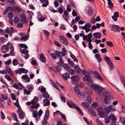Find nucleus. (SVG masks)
Wrapping results in <instances>:
<instances>
[{
    "label": "nucleus",
    "instance_id": "5fc2aeb1",
    "mask_svg": "<svg viewBox=\"0 0 125 125\" xmlns=\"http://www.w3.org/2000/svg\"><path fill=\"white\" fill-rule=\"evenodd\" d=\"M68 72L70 74H73L75 73L73 69H69L68 70Z\"/></svg>",
    "mask_w": 125,
    "mask_h": 125
},
{
    "label": "nucleus",
    "instance_id": "79ce46f5",
    "mask_svg": "<svg viewBox=\"0 0 125 125\" xmlns=\"http://www.w3.org/2000/svg\"><path fill=\"white\" fill-rule=\"evenodd\" d=\"M96 122L98 125H104V124L101 122V121L98 119H96Z\"/></svg>",
    "mask_w": 125,
    "mask_h": 125
},
{
    "label": "nucleus",
    "instance_id": "8fccbe9b",
    "mask_svg": "<svg viewBox=\"0 0 125 125\" xmlns=\"http://www.w3.org/2000/svg\"><path fill=\"white\" fill-rule=\"evenodd\" d=\"M37 112V111L36 110L33 112L32 114L34 117L36 118L37 117L38 114Z\"/></svg>",
    "mask_w": 125,
    "mask_h": 125
},
{
    "label": "nucleus",
    "instance_id": "9b49d317",
    "mask_svg": "<svg viewBox=\"0 0 125 125\" xmlns=\"http://www.w3.org/2000/svg\"><path fill=\"white\" fill-rule=\"evenodd\" d=\"M94 77L95 78H97L101 81H104L103 78L101 76L100 74L97 72L95 71L94 72Z\"/></svg>",
    "mask_w": 125,
    "mask_h": 125
},
{
    "label": "nucleus",
    "instance_id": "f3484780",
    "mask_svg": "<svg viewBox=\"0 0 125 125\" xmlns=\"http://www.w3.org/2000/svg\"><path fill=\"white\" fill-rule=\"evenodd\" d=\"M21 22L23 24L24 23H27V20L25 15L23 14H21Z\"/></svg>",
    "mask_w": 125,
    "mask_h": 125
},
{
    "label": "nucleus",
    "instance_id": "c756f323",
    "mask_svg": "<svg viewBox=\"0 0 125 125\" xmlns=\"http://www.w3.org/2000/svg\"><path fill=\"white\" fill-rule=\"evenodd\" d=\"M19 61L16 59H13L12 61L13 65L14 66H16L19 63Z\"/></svg>",
    "mask_w": 125,
    "mask_h": 125
},
{
    "label": "nucleus",
    "instance_id": "cd10ccee",
    "mask_svg": "<svg viewBox=\"0 0 125 125\" xmlns=\"http://www.w3.org/2000/svg\"><path fill=\"white\" fill-rule=\"evenodd\" d=\"M12 117L13 119L16 121L18 122L19 121L18 120L15 114L14 113H12Z\"/></svg>",
    "mask_w": 125,
    "mask_h": 125
},
{
    "label": "nucleus",
    "instance_id": "b1692460",
    "mask_svg": "<svg viewBox=\"0 0 125 125\" xmlns=\"http://www.w3.org/2000/svg\"><path fill=\"white\" fill-rule=\"evenodd\" d=\"M74 69L76 73L79 74L81 72V69L78 65L75 66Z\"/></svg>",
    "mask_w": 125,
    "mask_h": 125
},
{
    "label": "nucleus",
    "instance_id": "dca6fc26",
    "mask_svg": "<svg viewBox=\"0 0 125 125\" xmlns=\"http://www.w3.org/2000/svg\"><path fill=\"white\" fill-rule=\"evenodd\" d=\"M40 61L43 63H45L46 59L43 54L42 53H40Z\"/></svg>",
    "mask_w": 125,
    "mask_h": 125
},
{
    "label": "nucleus",
    "instance_id": "0e129e2a",
    "mask_svg": "<svg viewBox=\"0 0 125 125\" xmlns=\"http://www.w3.org/2000/svg\"><path fill=\"white\" fill-rule=\"evenodd\" d=\"M13 16V13L11 12H10L8 14V17L9 18H12Z\"/></svg>",
    "mask_w": 125,
    "mask_h": 125
},
{
    "label": "nucleus",
    "instance_id": "f257e3e1",
    "mask_svg": "<svg viewBox=\"0 0 125 125\" xmlns=\"http://www.w3.org/2000/svg\"><path fill=\"white\" fill-rule=\"evenodd\" d=\"M67 103L69 106L72 108H74L77 110L78 112L80 113V114L82 116L83 115L82 111L71 100L67 101Z\"/></svg>",
    "mask_w": 125,
    "mask_h": 125
},
{
    "label": "nucleus",
    "instance_id": "20e7f679",
    "mask_svg": "<svg viewBox=\"0 0 125 125\" xmlns=\"http://www.w3.org/2000/svg\"><path fill=\"white\" fill-rule=\"evenodd\" d=\"M103 94L104 96H105L104 101L106 103H108L109 102V101L113 99V97L111 96L108 95H109V93L108 92L104 91L103 93Z\"/></svg>",
    "mask_w": 125,
    "mask_h": 125
},
{
    "label": "nucleus",
    "instance_id": "f8f14e48",
    "mask_svg": "<svg viewBox=\"0 0 125 125\" xmlns=\"http://www.w3.org/2000/svg\"><path fill=\"white\" fill-rule=\"evenodd\" d=\"M83 80L87 82H90L91 80V78L90 76L89 73H87L83 78Z\"/></svg>",
    "mask_w": 125,
    "mask_h": 125
},
{
    "label": "nucleus",
    "instance_id": "37998d69",
    "mask_svg": "<svg viewBox=\"0 0 125 125\" xmlns=\"http://www.w3.org/2000/svg\"><path fill=\"white\" fill-rule=\"evenodd\" d=\"M57 64L58 65L62 66L63 64V62L62 61V58H59V62H57Z\"/></svg>",
    "mask_w": 125,
    "mask_h": 125
},
{
    "label": "nucleus",
    "instance_id": "a19ab883",
    "mask_svg": "<svg viewBox=\"0 0 125 125\" xmlns=\"http://www.w3.org/2000/svg\"><path fill=\"white\" fill-rule=\"evenodd\" d=\"M82 104L86 108H88L89 106V104L85 102H83L82 103Z\"/></svg>",
    "mask_w": 125,
    "mask_h": 125
},
{
    "label": "nucleus",
    "instance_id": "3c124183",
    "mask_svg": "<svg viewBox=\"0 0 125 125\" xmlns=\"http://www.w3.org/2000/svg\"><path fill=\"white\" fill-rule=\"evenodd\" d=\"M14 105L17 107H18L19 108V109H21V107L19 104V102L18 100L17 99L16 100V102L15 103H14Z\"/></svg>",
    "mask_w": 125,
    "mask_h": 125
},
{
    "label": "nucleus",
    "instance_id": "09e8293b",
    "mask_svg": "<svg viewBox=\"0 0 125 125\" xmlns=\"http://www.w3.org/2000/svg\"><path fill=\"white\" fill-rule=\"evenodd\" d=\"M19 46L20 47H23L25 49H27L28 48V47L25 44L21 43Z\"/></svg>",
    "mask_w": 125,
    "mask_h": 125
},
{
    "label": "nucleus",
    "instance_id": "4d7b16f0",
    "mask_svg": "<svg viewBox=\"0 0 125 125\" xmlns=\"http://www.w3.org/2000/svg\"><path fill=\"white\" fill-rule=\"evenodd\" d=\"M4 63L5 64L9 65L11 63V61L10 60L8 59L7 61L5 62Z\"/></svg>",
    "mask_w": 125,
    "mask_h": 125
},
{
    "label": "nucleus",
    "instance_id": "49530a36",
    "mask_svg": "<svg viewBox=\"0 0 125 125\" xmlns=\"http://www.w3.org/2000/svg\"><path fill=\"white\" fill-rule=\"evenodd\" d=\"M120 121L123 124L125 125V119L124 118H120Z\"/></svg>",
    "mask_w": 125,
    "mask_h": 125
},
{
    "label": "nucleus",
    "instance_id": "7c9ffc66",
    "mask_svg": "<svg viewBox=\"0 0 125 125\" xmlns=\"http://www.w3.org/2000/svg\"><path fill=\"white\" fill-rule=\"evenodd\" d=\"M73 89L75 92L78 95H79L80 94V91L79 88L76 87H73Z\"/></svg>",
    "mask_w": 125,
    "mask_h": 125
},
{
    "label": "nucleus",
    "instance_id": "9d476101",
    "mask_svg": "<svg viewBox=\"0 0 125 125\" xmlns=\"http://www.w3.org/2000/svg\"><path fill=\"white\" fill-rule=\"evenodd\" d=\"M49 115V111H48L46 110L45 112V116L44 117V121H43V123L44 125H46L47 124V120L48 118Z\"/></svg>",
    "mask_w": 125,
    "mask_h": 125
},
{
    "label": "nucleus",
    "instance_id": "69168bd1",
    "mask_svg": "<svg viewBox=\"0 0 125 125\" xmlns=\"http://www.w3.org/2000/svg\"><path fill=\"white\" fill-rule=\"evenodd\" d=\"M11 96L12 99L13 100H15L16 98V95L13 93H11Z\"/></svg>",
    "mask_w": 125,
    "mask_h": 125
},
{
    "label": "nucleus",
    "instance_id": "4be33fe9",
    "mask_svg": "<svg viewBox=\"0 0 125 125\" xmlns=\"http://www.w3.org/2000/svg\"><path fill=\"white\" fill-rule=\"evenodd\" d=\"M109 117L110 119H111L113 122H116V118L115 116L112 114H111L110 115Z\"/></svg>",
    "mask_w": 125,
    "mask_h": 125
},
{
    "label": "nucleus",
    "instance_id": "bb28decb",
    "mask_svg": "<svg viewBox=\"0 0 125 125\" xmlns=\"http://www.w3.org/2000/svg\"><path fill=\"white\" fill-rule=\"evenodd\" d=\"M42 16L41 13L38 14V17H40L38 21L40 22H42L45 20V18L44 17H42Z\"/></svg>",
    "mask_w": 125,
    "mask_h": 125
},
{
    "label": "nucleus",
    "instance_id": "a211bd4d",
    "mask_svg": "<svg viewBox=\"0 0 125 125\" xmlns=\"http://www.w3.org/2000/svg\"><path fill=\"white\" fill-rule=\"evenodd\" d=\"M21 78L23 80H24L26 81L27 82H29L30 81V79L28 76L27 75H25L22 76L21 77Z\"/></svg>",
    "mask_w": 125,
    "mask_h": 125
},
{
    "label": "nucleus",
    "instance_id": "7ed1b4c3",
    "mask_svg": "<svg viewBox=\"0 0 125 125\" xmlns=\"http://www.w3.org/2000/svg\"><path fill=\"white\" fill-rule=\"evenodd\" d=\"M104 59L106 61L111 70L114 69V66L112 62L108 57L105 56Z\"/></svg>",
    "mask_w": 125,
    "mask_h": 125
},
{
    "label": "nucleus",
    "instance_id": "c9c22d12",
    "mask_svg": "<svg viewBox=\"0 0 125 125\" xmlns=\"http://www.w3.org/2000/svg\"><path fill=\"white\" fill-rule=\"evenodd\" d=\"M23 93L24 94L29 95L30 94L31 92L29 90H27L26 89H23Z\"/></svg>",
    "mask_w": 125,
    "mask_h": 125
},
{
    "label": "nucleus",
    "instance_id": "2eb2a0df",
    "mask_svg": "<svg viewBox=\"0 0 125 125\" xmlns=\"http://www.w3.org/2000/svg\"><path fill=\"white\" fill-rule=\"evenodd\" d=\"M51 69L55 73H57L58 72H60L61 69L62 67L59 66H57L56 67H53V68H51Z\"/></svg>",
    "mask_w": 125,
    "mask_h": 125
},
{
    "label": "nucleus",
    "instance_id": "13d9d810",
    "mask_svg": "<svg viewBox=\"0 0 125 125\" xmlns=\"http://www.w3.org/2000/svg\"><path fill=\"white\" fill-rule=\"evenodd\" d=\"M105 122L106 123H108L110 121V119L109 117H106L105 118Z\"/></svg>",
    "mask_w": 125,
    "mask_h": 125
},
{
    "label": "nucleus",
    "instance_id": "a18cd8bd",
    "mask_svg": "<svg viewBox=\"0 0 125 125\" xmlns=\"http://www.w3.org/2000/svg\"><path fill=\"white\" fill-rule=\"evenodd\" d=\"M70 56L73 59L74 61L75 62H78V61L77 59L73 54H71Z\"/></svg>",
    "mask_w": 125,
    "mask_h": 125
},
{
    "label": "nucleus",
    "instance_id": "0eeeda50",
    "mask_svg": "<svg viewBox=\"0 0 125 125\" xmlns=\"http://www.w3.org/2000/svg\"><path fill=\"white\" fill-rule=\"evenodd\" d=\"M19 118L21 119L24 118L25 116L24 113L22 111L21 109H18L17 110Z\"/></svg>",
    "mask_w": 125,
    "mask_h": 125
},
{
    "label": "nucleus",
    "instance_id": "de8ad7c7",
    "mask_svg": "<svg viewBox=\"0 0 125 125\" xmlns=\"http://www.w3.org/2000/svg\"><path fill=\"white\" fill-rule=\"evenodd\" d=\"M40 91H41V92L42 93H44L46 91L45 88L43 86L40 87Z\"/></svg>",
    "mask_w": 125,
    "mask_h": 125
},
{
    "label": "nucleus",
    "instance_id": "f704fd0d",
    "mask_svg": "<svg viewBox=\"0 0 125 125\" xmlns=\"http://www.w3.org/2000/svg\"><path fill=\"white\" fill-rule=\"evenodd\" d=\"M108 3L110 8H112L113 7V4L111 1V0H107Z\"/></svg>",
    "mask_w": 125,
    "mask_h": 125
},
{
    "label": "nucleus",
    "instance_id": "603ef678",
    "mask_svg": "<svg viewBox=\"0 0 125 125\" xmlns=\"http://www.w3.org/2000/svg\"><path fill=\"white\" fill-rule=\"evenodd\" d=\"M42 96H43L45 98L48 99L49 98V96L47 93H45L42 94Z\"/></svg>",
    "mask_w": 125,
    "mask_h": 125
},
{
    "label": "nucleus",
    "instance_id": "5701e85b",
    "mask_svg": "<svg viewBox=\"0 0 125 125\" xmlns=\"http://www.w3.org/2000/svg\"><path fill=\"white\" fill-rule=\"evenodd\" d=\"M86 13L89 15H91L93 14V11L91 7H89L87 11L86 12Z\"/></svg>",
    "mask_w": 125,
    "mask_h": 125
},
{
    "label": "nucleus",
    "instance_id": "052dcab7",
    "mask_svg": "<svg viewBox=\"0 0 125 125\" xmlns=\"http://www.w3.org/2000/svg\"><path fill=\"white\" fill-rule=\"evenodd\" d=\"M28 89L31 92L33 89V87L32 85H29L27 86Z\"/></svg>",
    "mask_w": 125,
    "mask_h": 125
},
{
    "label": "nucleus",
    "instance_id": "774afa93",
    "mask_svg": "<svg viewBox=\"0 0 125 125\" xmlns=\"http://www.w3.org/2000/svg\"><path fill=\"white\" fill-rule=\"evenodd\" d=\"M63 18L64 19L67 21H68V19L69 17V16H64L63 15Z\"/></svg>",
    "mask_w": 125,
    "mask_h": 125
},
{
    "label": "nucleus",
    "instance_id": "393cba45",
    "mask_svg": "<svg viewBox=\"0 0 125 125\" xmlns=\"http://www.w3.org/2000/svg\"><path fill=\"white\" fill-rule=\"evenodd\" d=\"M6 45L7 48L8 49V50H9L10 49H12V48H13V47L12 44L10 42H8L7 44H6Z\"/></svg>",
    "mask_w": 125,
    "mask_h": 125
},
{
    "label": "nucleus",
    "instance_id": "e2e57ef3",
    "mask_svg": "<svg viewBox=\"0 0 125 125\" xmlns=\"http://www.w3.org/2000/svg\"><path fill=\"white\" fill-rule=\"evenodd\" d=\"M86 101L89 103H90L91 102V99L89 96H88L86 99Z\"/></svg>",
    "mask_w": 125,
    "mask_h": 125
},
{
    "label": "nucleus",
    "instance_id": "6ab92c4d",
    "mask_svg": "<svg viewBox=\"0 0 125 125\" xmlns=\"http://www.w3.org/2000/svg\"><path fill=\"white\" fill-rule=\"evenodd\" d=\"M88 111L91 113L92 115L94 116H96V113L95 110L93 109H88Z\"/></svg>",
    "mask_w": 125,
    "mask_h": 125
},
{
    "label": "nucleus",
    "instance_id": "c85d7f7f",
    "mask_svg": "<svg viewBox=\"0 0 125 125\" xmlns=\"http://www.w3.org/2000/svg\"><path fill=\"white\" fill-rule=\"evenodd\" d=\"M62 77L64 79L66 80L69 77V74L66 73L62 75Z\"/></svg>",
    "mask_w": 125,
    "mask_h": 125
},
{
    "label": "nucleus",
    "instance_id": "c03bdc74",
    "mask_svg": "<svg viewBox=\"0 0 125 125\" xmlns=\"http://www.w3.org/2000/svg\"><path fill=\"white\" fill-rule=\"evenodd\" d=\"M44 34L46 37H48L50 36V33L47 30H44L43 31Z\"/></svg>",
    "mask_w": 125,
    "mask_h": 125
},
{
    "label": "nucleus",
    "instance_id": "423d86ee",
    "mask_svg": "<svg viewBox=\"0 0 125 125\" xmlns=\"http://www.w3.org/2000/svg\"><path fill=\"white\" fill-rule=\"evenodd\" d=\"M35 99L36 100L37 99V98L36 97H35L34 99L31 100V103L32 105L31 107V108L33 109L35 108L37 109V108L39 107L40 106V105L39 103H37L36 104H35V102L34 101V100Z\"/></svg>",
    "mask_w": 125,
    "mask_h": 125
},
{
    "label": "nucleus",
    "instance_id": "2f4dec72",
    "mask_svg": "<svg viewBox=\"0 0 125 125\" xmlns=\"http://www.w3.org/2000/svg\"><path fill=\"white\" fill-rule=\"evenodd\" d=\"M62 52H61L62 55L63 56H64L67 54V52L65 48H62Z\"/></svg>",
    "mask_w": 125,
    "mask_h": 125
},
{
    "label": "nucleus",
    "instance_id": "f03ea898",
    "mask_svg": "<svg viewBox=\"0 0 125 125\" xmlns=\"http://www.w3.org/2000/svg\"><path fill=\"white\" fill-rule=\"evenodd\" d=\"M91 87L96 92L98 93L102 92L104 90L103 88L94 84H92Z\"/></svg>",
    "mask_w": 125,
    "mask_h": 125
},
{
    "label": "nucleus",
    "instance_id": "4c0bfd02",
    "mask_svg": "<svg viewBox=\"0 0 125 125\" xmlns=\"http://www.w3.org/2000/svg\"><path fill=\"white\" fill-rule=\"evenodd\" d=\"M29 38V36L28 35H26V36H24L22 37L21 38V41H26Z\"/></svg>",
    "mask_w": 125,
    "mask_h": 125
},
{
    "label": "nucleus",
    "instance_id": "ddd939ff",
    "mask_svg": "<svg viewBox=\"0 0 125 125\" xmlns=\"http://www.w3.org/2000/svg\"><path fill=\"white\" fill-rule=\"evenodd\" d=\"M97 110L98 111H99L98 115L99 116L102 118H103L104 116V112L102 111V109L100 107H98L97 108Z\"/></svg>",
    "mask_w": 125,
    "mask_h": 125
},
{
    "label": "nucleus",
    "instance_id": "864d4df0",
    "mask_svg": "<svg viewBox=\"0 0 125 125\" xmlns=\"http://www.w3.org/2000/svg\"><path fill=\"white\" fill-rule=\"evenodd\" d=\"M107 45L111 47H112L113 46V43L111 41H108L107 42Z\"/></svg>",
    "mask_w": 125,
    "mask_h": 125
},
{
    "label": "nucleus",
    "instance_id": "ea45409f",
    "mask_svg": "<svg viewBox=\"0 0 125 125\" xmlns=\"http://www.w3.org/2000/svg\"><path fill=\"white\" fill-rule=\"evenodd\" d=\"M55 52L57 56L59 57V58H62L61 55V52H59L57 51H55Z\"/></svg>",
    "mask_w": 125,
    "mask_h": 125
},
{
    "label": "nucleus",
    "instance_id": "1a4fd4ad",
    "mask_svg": "<svg viewBox=\"0 0 125 125\" xmlns=\"http://www.w3.org/2000/svg\"><path fill=\"white\" fill-rule=\"evenodd\" d=\"M60 42L66 45H68V43L67 40L63 36H60Z\"/></svg>",
    "mask_w": 125,
    "mask_h": 125
},
{
    "label": "nucleus",
    "instance_id": "58836bf2",
    "mask_svg": "<svg viewBox=\"0 0 125 125\" xmlns=\"http://www.w3.org/2000/svg\"><path fill=\"white\" fill-rule=\"evenodd\" d=\"M5 70L7 73H9L12 72L11 69L8 66H6L5 67Z\"/></svg>",
    "mask_w": 125,
    "mask_h": 125
},
{
    "label": "nucleus",
    "instance_id": "412c9836",
    "mask_svg": "<svg viewBox=\"0 0 125 125\" xmlns=\"http://www.w3.org/2000/svg\"><path fill=\"white\" fill-rule=\"evenodd\" d=\"M19 71H20L21 73H26L28 72V70L23 68H19Z\"/></svg>",
    "mask_w": 125,
    "mask_h": 125
},
{
    "label": "nucleus",
    "instance_id": "6e6552de",
    "mask_svg": "<svg viewBox=\"0 0 125 125\" xmlns=\"http://www.w3.org/2000/svg\"><path fill=\"white\" fill-rule=\"evenodd\" d=\"M20 51L21 53L25 54L24 57L25 59H26L29 57V55L28 54V50L25 49H22L20 48Z\"/></svg>",
    "mask_w": 125,
    "mask_h": 125
},
{
    "label": "nucleus",
    "instance_id": "72a5a7b5",
    "mask_svg": "<svg viewBox=\"0 0 125 125\" xmlns=\"http://www.w3.org/2000/svg\"><path fill=\"white\" fill-rule=\"evenodd\" d=\"M5 78L8 81H11L12 82L14 81L10 76L7 75H5Z\"/></svg>",
    "mask_w": 125,
    "mask_h": 125
},
{
    "label": "nucleus",
    "instance_id": "338daca9",
    "mask_svg": "<svg viewBox=\"0 0 125 125\" xmlns=\"http://www.w3.org/2000/svg\"><path fill=\"white\" fill-rule=\"evenodd\" d=\"M105 111L106 113L107 114H108L110 112V110L108 107H106L105 109Z\"/></svg>",
    "mask_w": 125,
    "mask_h": 125
},
{
    "label": "nucleus",
    "instance_id": "39448f33",
    "mask_svg": "<svg viewBox=\"0 0 125 125\" xmlns=\"http://www.w3.org/2000/svg\"><path fill=\"white\" fill-rule=\"evenodd\" d=\"M110 30L113 31L114 32H119V26L116 25L112 24L110 26Z\"/></svg>",
    "mask_w": 125,
    "mask_h": 125
},
{
    "label": "nucleus",
    "instance_id": "aec40b11",
    "mask_svg": "<svg viewBox=\"0 0 125 125\" xmlns=\"http://www.w3.org/2000/svg\"><path fill=\"white\" fill-rule=\"evenodd\" d=\"M71 78L73 82H78L79 80V77L77 75H74L72 76Z\"/></svg>",
    "mask_w": 125,
    "mask_h": 125
},
{
    "label": "nucleus",
    "instance_id": "473e14b6",
    "mask_svg": "<svg viewBox=\"0 0 125 125\" xmlns=\"http://www.w3.org/2000/svg\"><path fill=\"white\" fill-rule=\"evenodd\" d=\"M108 107L109 108L110 110H111L112 112L115 111H116V108H115V106L113 105H110L108 106Z\"/></svg>",
    "mask_w": 125,
    "mask_h": 125
},
{
    "label": "nucleus",
    "instance_id": "4468645a",
    "mask_svg": "<svg viewBox=\"0 0 125 125\" xmlns=\"http://www.w3.org/2000/svg\"><path fill=\"white\" fill-rule=\"evenodd\" d=\"M8 51V49L6 45H3L1 47V51L3 53H6Z\"/></svg>",
    "mask_w": 125,
    "mask_h": 125
},
{
    "label": "nucleus",
    "instance_id": "680f3d73",
    "mask_svg": "<svg viewBox=\"0 0 125 125\" xmlns=\"http://www.w3.org/2000/svg\"><path fill=\"white\" fill-rule=\"evenodd\" d=\"M19 21V20L18 19V17L17 16L15 18L14 20V22L15 23H17Z\"/></svg>",
    "mask_w": 125,
    "mask_h": 125
},
{
    "label": "nucleus",
    "instance_id": "bf43d9fd",
    "mask_svg": "<svg viewBox=\"0 0 125 125\" xmlns=\"http://www.w3.org/2000/svg\"><path fill=\"white\" fill-rule=\"evenodd\" d=\"M45 2L46 3H43L42 4V6L44 7H46L47 5L49 4V1H46L44 2Z\"/></svg>",
    "mask_w": 125,
    "mask_h": 125
},
{
    "label": "nucleus",
    "instance_id": "e433bc0d",
    "mask_svg": "<svg viewBox=\"0 0 125 125\" xmlns=\"http://www.w3.org/2000/svg\"><path fill=\"white\" fill-rule=\"evenodd\" d=\"M10 28L7 27L5 29V32L9 34V35L10 36L12 35V34L10 33Z\"/></svg>",
    "mask_w": 125,
    "mask_h": 125
},
{
    "label": "nucleus",
    "instance_id": "6e6d98bb",
    "mask_svg": "<svg viewBox=\"0 0 125 125\" xmlns=\"http://www.w3.org/2000/svg\"><path fill=\"white\" fill-rule=\"evenodd\" d=\"M50 56L53 59H55L56 58V55L55 54V53H50Z\"/></svg>",
    "mask_w": 125,
    "mask_h": 125
},
{
    "label": "nucleus",
    "instance_id": "a878e982",
    "mask_svg": "<svg viewBox=\"0 0 125 125\" xmlns=\"http://www.w3.org/2000/svg\"><path fill=\"white\" fill-rule=\"evenodd\" d=\"M93 36L96 38L99 39L101 36V34L99 32L94 33L93 34Z\"/></svg>",
    "mask_w": 125,
    "mask_h": 125
}]
</instances>
